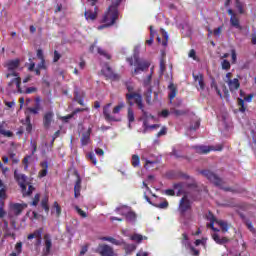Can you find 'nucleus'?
<instances>
[{
	"label": "nucleus",
	"mask_w": 256,
	"mask_h": 256,
	"mask_svg": "<svg viewBox=\"0 0 256 256\" xmlns=\"http://www.w3.org/2000/svg\"><path fill=\"white\" fill-rule=\"evenodd\" d=\"M119 19V9L107 8L102 16L101 23H104L98 26V30L101 31L103 29H107L109 27H113L117 20Z\"/></svg>",
	"instance_id": "1"
},
{
	"label": "nucleus",
	"mask_w": 256,
	"mask_h": 256,
	"mask_svg": "<svg viewBox=\"0 0 256 256\" xmlns=\"http://www.w3.org/2000/svg\"><path fill=\"white\" fill-rule=\"evenodd\" d=\"M126 61L129 63L130 67H133V65L136 67L132 72V75H139V73L147 71L151 66L149 62L141 60V58H139V54H134L133 57L127 58Z\"/></svg>",
	"instance_id": "2"
},
{
	"label": "nucleus",
	"mask_w": 256,
	"mask_h": 256,
	"mask_svg": "<svg viewBox=\"0 0 256 256\" xmlns=\"http://www.w3.org/2000/svg\"><path fill=\"white\" fill-rule=\"evenodd\" d=\"M127 104L129 105V107L137 105L138 109L142 111L144 119H149V114L147 111H145V104H143V96L141 94H128Z\"/></svg>",
	"instance_id": "3"
},
{
	"label": "nucleus",
	"mask_w": 256,
	"mask_h": 256,
	"mask_svg": "<svg viewBox=\"0 0 256 256\" xmlns=\"http://www.w3.org/2000/svg\"><path fill=\"white\" fill-rule=\"evenodd\" d=\"M200 175H203V177H206L210 183H213L216 187H221L223 185V179H221L217 174L211 172V170H201Z\"/></svg>",
	"instance_id": "4"
},
{
	"label": "nucleus",
	"mask_w": 256,
	"mask_h": 256,
	"mask_svg": "<svg viewBox=\"0 0 256 256\" xmlns=\"http://www.w3.org/2000/svg\"><path fill=\"white\" fill-rule=\"evenodd\" d=\"M21 61L19 59L10 60L6 63L7 70L9 73L6 74V79H9V77H18L19 73L15 71L16 69H19Z\"/></svg>",
	"instance_id": "5"
},
{
	"label": "nucleus",
	"mask_w": 256,
	"mask_h": 256,
	"mask_svg": "<svg viewBox=\"0 0 256 256\" xmlns=\"http://www.w3.org/2000/svg\"><path fill=\"white\" fill-rule=\"evenodd\" d=\"M178 211L182 217H184L185 213L187 211H191V200L187 197V195H184L179 202Z\"/></svg>",
	"instance_id": "6"
},
{
	"label": "nucleus",
	"mask_w": 256,
	"mask_h": 256,
	"mask_svg": "<svg viewBox=\"0 0 256 256\" xmlns=\"http://www.w3.org/2000/svg\"><path fill=\"white\" fill-rule=\"evenodd\" d=\"M96 253L100 256H115V250L108 244H99Z\"/></svg>",
	"instance_id": "7"
},
{
	"label": "nucleus",
	"mask_w": 256,
	"mask_h": 256,
	"mask_svg": "<svg viewBox=\"0 0 256 256\" xmlns=\"http://www.w3.org/2000/svg\"><path fill=\"white\" fill-rule=\"evenodd\" d=\"M14 179L21 188V191H25V189H27V185H29V183L27 182V175L21 174L19 173V171L15 170Z\"/></svg>",
	"instance_id": "8"
},
{
	"label": "nucleus",
	"mask_w": 256,
	"mask_h": 256,
	"mask_svg": "<svg viewBox=\"0 0 256 256\" xmlns=\"http://www.w3.org/2000/svg\"><path fill=\"white\" fill-rule=\"evenodd\" d=\"M211 151H223V146H217V148L213 146H196V152L200 155H207V153H211Z\"/></svg>",
	"instance_id": "9"
},
{
	"label": "nucleus",
	"mask_w": 256,
	"mask_h": 256,
	"mask_svg": "<svg viewBox=\"0 0 256 256\" xmlns=\"http://www.w3.org/2000/svg\"><path fill=\"white\" fill-rule=\"evenodd\" d=\"M111 107V103H108L106 106L103 108V116L105 118V121L111 122H119L121 119L116 118L115 116L111 115V110H109Z\"/></svg>",
	"instance_id": "10"
},
{
	"label": "nucleus",
	"mask_w": 256,
	"mask_h": 256,
	"mask_svg": "<svg viewBox=\"0 0 256 256\" xmlns=\"http://www.w3.org/2000/svg\"><path fill=\"white\" fill-rule=\"evenodd\" d=\"M44 255H49L51 253V248L53 247V241L51 240V234H44Z\"/></svg>",
	"instance_id": "11"
},
{
	"label": "nucleus",
	"mask_w": 256,
	"mask_h": 256,
	"mask_svg": "<svg viewBox=\"0 0 256 256\" xmlns=\"http://www.w3.org/2000/svg\"><path fill=\"white\" fill-rule=\"evenodd\" d=\"M53 117H55V113L53 111H48L43 116V127L44 129H49L51 127V123H53Z\"/></svg>",
	"instance_id": "12"
},
{
	"label": "nucleus",
	"mask_w": 256,
	"mask_h": 256,
	"mask_svg": "<svg viewBox=\"0 0 256 256\" xmlns=\"http://www.w3.org/2000/svg\"><path fill=\"white\" fill-rule=\"evenodd\" d=\"M97 15H99V8L97 6H95L94 11L86 10L84 12V17L86 21H95V19H97Z\"/></svg>",
	"instance_id": "13"
},
{
	"label": "nucleus",
	"mask_w": 256,
	"mask_h": 256,
	"mask_svg": "<svg viewBox=\"0 0 256 256\" xmlns=\"http://www.w3.org/2000/svg\"><path fill=\"white\" fill-rule=\"evenodd\" d=\"M194 81L198 82V91H205V78L203 74L199 73L197 75L193 74Z\"/></svg>",
	"instance_id": "14"
},
{
	"label": "nucleus",
	"mask_w": 256,
	"mask_h": 256,
	"mask_svg": "<svg viewBox=\"0 0 256 256\" xmlns=\"http://www.w3.org/2000/svg\"><path fill=\"white\" fill-rule=\"evenodd\" d=\"M231 93L233 91H237L239 87H241V83L239 82V79L234 78L233 80L226 81Z\"/></svg>",
	"instance_id": "15"
},
{
	"label": "nucleus",
	"mask_w": 256,
	"mask_h": 256,
	"mask_svg": "<svg viewBox=\"0 0 256 256\" xmlns=\"http://www.w3.org/2000/svg\"><path fill=\"white\" fill-rule=\"evenodd\" d=\"M80 141L82 147L89 145V141H91V128H88V130L82 134Z\"/></svg>",
	"instance_id": "16"
},
{
	"label": "nucleus",
	"mask_w": 256,
	"mask_h": 256,
	"mask_svg": "<svg viewBox=\"0 0 256 256\" xmlns=\"http://www.w3.org/2000/svg\"><path fill=\"white\" fill-rule=\"evenodd\" d=\"M40 167L42 168L39 173L38 177L43 179V177H47L48 169H49V162L43 161L40 163Z\"/></svg>",
	"instance_id": "17"
},
{
	"label": "nucleus",
	"mask_w": 256,
	"mask_h": 256,
	"mask_svg": "<svg viewBox=\"0 0 256 256\" xmlns=\"http://www.w3.org/2000/svg\"><path fill=\"white\" fill-rule=\"evenodd\" d=\"M168 89L170 91L168 94V99L171 102V101H173V99H175V97H177L178 90H177V86H175V84L173 82H171L168 85Z\"/></svg>",
	"instance_id": "18"
},
{
	"label": "nucleus",
	"mask_w": 256,
	"mask_h": 256,
	"mask_svg": "<svg viewBox=\"0 0 256 256\" xmlns=\"http://www.w3.org/2000/svg\"><path fill=\"white\" fill-rule=\"evenodd\" d=\"M212 239L217 243V245H225L226 243H229V238L219 236V234L214 233L212 234Z\"/></svg>",
	"instance_id": "19"
},
{
	"label": "nucleus",
	"mask_w": 256,
	"mask_h": 256,
	"mask_svg": "<svg viewBox=\"0 0 256 256\" xmlns=\"http://www.w3.org/2000/svg\"><path fill=\"white\" fill-rule=\"evenodd\" d=\"M81 196V177L77 176L75 185H74V197L78 199Z\"/></svg>",
	"instance_id": "20"
},
{
	"label": "nucleus",
	"mask_w": 256,
	"mask_h": 256,
	"mask_svg": "<svg viewBox=\"0 0 256 256\" xmlns=\"http://www.w3.org/2000/svg\"><path fill=\"white\" fill-rule=\"evenodd\" d=\"M43 237V228H38L33 233L27 236V239L31 241V239H42Z\"/></svg>",
	"instance_id": "21"
},
{
	"label": "nucleus",
	"mask_w": 256,
	"mask_h": 256,
	"mask_svg": "<svg viewBox=\"0 0 256 256\" xmlns=\"http://www.w3.org/2000/svg\"><path fill=\"white\" fill-rule=\"evenodd\" d=\"M181 245L185 247V249H191L193 245H191V241H189V235L187 233L182 234Z\"/></svg>",
	"instance_id": "22"
},
{
	"label": "nucleus",
	"mask_w": 256,
	"mask_h": 256,
	"mask_svg": "<svg viewBox=\"0 0 256 256\" xmlns=\"http://www.w3.org/2000/svg\"><path fill=\"white\" fill-rule=\"evenodd\" d=\"M106 77L112 79L113 81H117V79H119V74H115V72H113V68L106 65Z\"/></svg>",
	"instance_id": "23"
},
{
	"label": "nucleus",
	"mask_w": 256,
	"mask_h": 256,
	"mask_svg": "<svg viewBox=\"0 0 256 256\" xmlns=\"http://www.w3.org/2000/svg\"><path fill=\"white\" fill-rule=\"evenodd\" d=\"M16 78L12 79L9 83H8V87H11V85H13L15 83L17 89H18V93H23V90L21 89V77L20 76H14Z\"/></svg>",
	"instance_id": "24"
},
{
	"label": "nucleus",
	"mask_w": 256,
	"mask_h": 256,
	"mask_svg": "<svg viewBox=\"0 0 256 256\" xmlns=\"http://www.w3.org/2000/svg\"><path fill=\"white\" fill-rule=\"evenodd\" d=\"M11 209L14 211V215H21L23 213V205L19 203H15L12 205Z\"/></svg>",
	"instance_id": "25"
},
{
	"label": "nucleus",
	"mask_w": 256,
	"mask_h": 256,
	"mask_svg": "<svg viewBox=\"0 0 256 256\" xmlns=\"http://www.w3.org/2000/svg\"><path fill=\"white\" fill-rule=\"evenodd\" d=\"M130 239H131V241H135V243H143V239H147V237L146 236H143V235H141V234H137V233H135V234H133V235H131L130 236Z\"/></svg>",
	"instance_id": "26"
},
{
	"label": "nucleus",
	"mask_w": 256,
	"mask_h": 256,
	"mask_svg": "<svg viewBox=\"0 0 256 256\" xmlns=\"http://www.w3.org/2000/svg\"><path fill=\"white\" fill-rule=\"evenodd\" d=\"M216 224L219 225V227H221V231L222 233H227V231H229V224L223 220H218L216 221Z\"/></svg>",
	"instance_id": "27"
},
{
	"label": "nucleus",
	"mask_w": 256,
	"mask_h": 256,
	"mask_svg": "<svg viewBox=\"0 0 256 256\" xmlns=\"http://www.w3.org/2000/svg\"><path fill=\"white\" fill-rule=\"evenodd\" d=\"M101 241H108L109 243H112V245H121V241L120 240H117L113 237H110V236H104L101 238Z\"/></svg>",
	"instance_id": "28"
},
{
	"label": "nucleus",
	"mask_w": 256,
	"mask_h": 256,
	"mask_svg": "<svg viewBox=\"0 0 256 256\" xmlns=\"http://www.w3.org/2000/svg\"><path fill=\"white\" fill-rule=\"evenodd\" d=\"M230 24L236 29H241V24L239 23V18L237 15L230 17Z\"/></svg>",
	"instance_id": "29"
},
{
	"label": "nucleus",
	"mask_w": 256,
	"mask_h": 256,
	"mask_svg": "<svg viewBox=\"0 0 256 256\" xmlns=\"http://www.w3.org/2000/svg\"><path fill=\"white\" fill-rule=\"evenodd\" d=\"M26 111L31 115H39V111H41V106L35 105L34 107H28Z\"/></svg>",
	"instance_id": "30"
},
{
	"label": "nucleus",
	"mask_w": 256,
	"mask_h": 256,
	"mask_svg": "<svg viewBox=\"0 0 256 256\" xmlns=\"http://www.w3.org/2000/svg\"><path fill=\"white\" fill-rule=\"evenodd\" d=\"M4 123L5 122L0 124V135H3L4 137H13V132L4 129Z\"/></svg>",
	"instance_id": "31"
},
{
	"label": "nucleus",
	"mask_w": 256,
	"mask_h": 256,
	"mask_svg": "<svg viewBox=\"0 0 256 256\" xmlns=\"http://www.w3.org/2000/svg\"><path fill=\"white\" fill-rule=\"evenodd\" d=\"M132 167H139V165H141V158L139 157V155L134 154L132 155Z\"/></svg>",
	"instance_id": "32"
},
{
	"label": "nucleus",
	"mask_w": 256,
	"mask_h": 256,
	"mask_svg": "<svg viewBox=\"0 0 256 256\" xmlns=\"http://www.w3.org/2000/svg\"><path fill=\"white\" fill-rule=\"evenodd\" d=\"M131 107L132 106L128 108V113H127L128 123H133L135 121V112H133V108Z\"/></svg>",
	"instance_id": "33"
},
{
	"label": "nucleus",
	"mask_w": 256,
	"mask_h": 256,
	"mask_svg": "<svg viewBox=\"0 0 256 256\" xmlns=\"http://www.w3.org/2000/svg\"><path fill=\"white\" fill-rule=\"evenodd\" d=\"M126 89L128 91V93H126V95H125L126 103H127V95H140L139 93L134 92L135 91V87H133V85H131V84H127L126 85Z\"/></svg>",
	"instance_id": "34"
},
{
	"label": "nucleus",
	"mask_w": 256,
	"mask_h": 256,
	"mask_svg": "<svg viewBox=\"0 0 256 256\" xmlns=\"http://www.w3.org/2000/svg\"><path fill=\"white\" fill-rule=\"evenodd\" d=\"M121 109H125V102H120L117 106H115L112 110L114 115L121 113Z\"/></svg>",
	"instance_id": "35"
},
{
	"label": "nucleus",
	"mask_w": 256,
	"mask_h": 256,
	"mask_svg": "<svg viewBox=\"0 0 256 256\" xmlns=\"http://www.w3.org/2000/svg\"><path fill=\"white\" fill-rule=\"evenodd\" d=\"M25 123L27 133H31V131H33V125L31 124V116H26Z\"/></svg>",
	"instance_id": "36"
},
{
	"label": "nucleus",
	"mask_w": 256,
	"mask_h": 256,
	"mask_svg": "<svg viewBox=\"0 0 256 256\" xmlns=\"http://www.w3.org/2000/svg\"><path fill=\"white\" fill-rule=\"evenodd\" d=\"M33 191H35V187L33 185H29L28 190L25 189L24 191H21V192L23 197H29L33 194Z\"/></svg>",
	"instance_id": "37"
},
{
	"label": "nucleus",
	"mask_w": 256,
	"mask_h": 256,
	"mask_svg": "<svg viewBox=\"0 0 256 256\" xmlns=\"http://www.w3.org/2000/svg\"><path fill=\"white\" fill-rule=\"evenodd\" d=\"M41 207L46 213H49V198L45 197L41 200Z\"/></svg>",
	"instance_id": "38"
},
{
	"label": "nucleus",
	"mask_w": 256,
	"mask_h": 256,
	"mask_svg": "<svg viewBox=\"0 0 256 256\" xmlns=\"http://www.w3.org/2000/svg\"><path fill=\"white\" fill-rule=\"evenodd\" d=\"M238 107L240 113H245V111H247V107H245V100L238 98Z\"/></svg>",
	"instance_id": "39"
},
{
	"label": "nucleus",
	"mask_w": 256,
	"mask_h": 256,
	"mask_svg": "<svg viewBox=\"0 0 256 256\" xmlns=\"http://www.w3.org/2000/svg\"><path fill=\"white\" fill-rule=\"evenodd\" d=\"M153 41H155V31L153 30V26H150V39L146 43L147 45H153Z\"/></svg>",
	"instance_id": "40"
},
{
	"label": "nucleus",
	"mask_w": 256,
	"mask_h": 256,
	"mask_svg": "<svg viewBox=\"0 0 256 256\" xmlns=\"http://www.w3.org/2000/svg\"><path fill=\"white\" fill-rule=\"evenodd\" d=\"M7 215V212L5 211V202L3 200H0V219H3Z\"/></svg>",
	"instance_id": "41"
},
{
	"label": "nucleus",
	"mask_w": 256,
	"mask_h": 256,
	"mask_svg": "<svg viewBox=\"0 0 256 256\" xmlns=\"http://www.w3.org/2000/svg\"><path fill=\"white\" fill-rule=\"evenodd\" d=\"M167 70V66L165 65V57L160 58V75H163Z\"/></svg>",
	"instance_id": "42"
},
{
	"label": "nucleus",
	"mask_w": 256,
	"mask_h": 256,
	"mask_svg": "<svg viewBox=\"0 0 256 256\" xmlns=\"http://www.w3.org/2000/svg\"><path fill=\"white\" fill-rule=\"evenodd\" d=\"M126 219H127L128 221H130L131 223H134V221L137 220V214H135V212H128V213L126 214Z\"/></svg>",
	"instance_id": "43"
},
{
	"label": "nucleus",
	"mask_w": 256,
	"mask_h": 256,
	"mask_svg": "<svg viewBox=\"0 0 256 256\" xmlns=\"http://www.w3.org/2000/svg\"><path fill=\"white\" fill-rule=\"evenodd\" d=\"M97 52L102 56L105 57V59L110 60L111 59V55L109 53H107V51H105L104 49L98 47L97 48Z\"/></svg>",
	"instance_id": "44"
},
{
	"label": "nucleus",
	"mask_w": 256,
	"mask_h": 256,
	"mask_svg": "<svg viewBox=\"0 0 256 256\" xmlns=\"http://www.w3.org/2000/svg\"><path fill=\"white\" fill-rule=\"evenodd\" d=\"M171 113H173V115H175L176 117H181L183 115H187V110H177V109H173L171 110Z\"/></svg>",
	"instance_id": "45"
},
{
	"label": "nucleus",
	"mask_w": 256,
	"mask_h": 256,
	"mask_svg": "<svg viewBox=\"0 0 256 256\" xmlns=\"http://www.w3.org/2000/svg\"><path fill=\"white\" fill-rule=\"evenodd\" d=\"M221 65L224 71H229V69H231V62H229V60L224 59Z\"/></svg>",
	"instance_id": "46"
},
{
	"label": "nucleus",
	"mask_w": 256,
	"mask_h": 256,
	"mask_svg": "<svg viewBox=\"0 0 256 256\" xmlns=\"http://www.w3.org/2000/svg\"><path fill=\"white\" fill-rule=\"evenodd\" d=\"M15 253H17V255H21V253H23V242H17L15 245Z\"/></svg>",
	"instance_id": "47"
},
{
	"label": "nucleus",
	"mask_w": 256,
	"mask_h": 256,
	"mask_svg": "<svg viewBox=\"0 0 256 256\" xmlns=\"http://www.w3.org/2000/svg\"><path fill=\"white\" fill-rule=\"evenodd\" d=\"M33 156L31 155H28V156H25L22 160V163L24 165V169L25 171H27V169H29V160L32 158Z\"/></svg>",
	"instance_id": "48"
},
{
	"label": "nucleus",
	"mask_w": 256,
	"mask_h": 256,
	"mask_svg": "<svg viewBox=\"0 0 256 256\" xmlns=\"http://www.w3.org/2000/svg\"><path fill=\"white\" fill-rule=\"evenodd\" d=\"M30 147L32 149L31 156L33 157V155H35V153H37V141L36 140H31L30 141Z\"/></svg>",
	"instance_id": "49"
},
{
	"label": "nucleus",
	"mask_w": 256,
	"mask_h": 256,
	"mask_svg": "<svg viewBox=\"0 0 256 256\" xmlns=\"http://www.w3.org/2000/svg\"><path fill=\"white\" fill-rule=\"evenodd\" d=\"M154 207H157L158 209H167V207H169V202L167 200H164L159 204H155Z\"/></svg>",
	"instance_id": "50"
},
{
	"label": "nucleus",
	"mask_w": 256,
	"mask_h": 256,
	"mask_svg": "<svg viewBox=\"0 0 256 256\" xmlns=\"http://www.w3.org/2000/svg\"><path fill=\"white\" fill-rule=\"evenodd\" d=\"M74 209L78 213V215H80V217H82L83 219H86L87 212L83 211L81 208H79V206H75Z\"/></svg>",
	"instance_id": "51"
},
{
	"label": "nucleus",
	"mask_w": 256,
	"mask_h": 256,
	"mask_svg": "<svg viewBox=\"0 0 256 256\" xmlns=\"http://www.w3.org/2000/svg\"><path fill=\"white\" fill-rule=\"evenodd\" d=\"M162 36L164 38V40L162 41V45L163 47H167V43L169 42V34H167L165 30H162Z\"/></svg>",
	"instance_id": "52"
},
{
	"label": "nucleus",
	"mask_w": 256,
	"mask_h": 256,
	"mask_svg": "<svg viewBox=\"0 0 256 256\" xmlns=\"http://www.w3.org/2000/svg\"><path fill=\"white\" fill-rule=\"evenodd\" d=\"M206 219L210 221V223H217V218H215V215L211 211L208 212Z\"/></svg>",
	"instance_id": "53"
},
{
	"label": "nucleus",
	"mask_w": 256,
	"mask_h": 256,
	"mask_svg": "<svg viewBox=\"0 0 256 256\" xmlns=\"http://www.w3.org/2000/svg\"><path fill=\"white\" fill-rule=\"evenodd\" d=\"M87 159L91 161L94 165H97V158L95 157V153L90 152L87 154Z\"/></svg>",
	"instance_id": "54"
},
{
	"label": "nucleus",
	"mask_w": 256,
	"mask_h": 256,
	"mask_svg": "<svg viewBox=\"0 0 256 256\" xmlns=\"http://www.w3.org/2000/svg\"><path fill=\"white\" fill-rule=\"evenodd\" d=\"M54 209H56V217H61V206L57 201L53 204Z\"/></svg>",
	"instance_id": "55"
},
{
	"label": "nucleus",
	"mask_w": 256,
	"mask_h": 256,
	"mask_svg": "<svg viewBox=\"0 0 256 256\" xmlns=\"http://www.w3.org/2000/svg\"><path fill=\"white\" fill-rule=\"evenodd\" d=\"M41 199V195L40 194H35L33 201H32V205L34 207H37V205H39V201Z\"/></svg>",
	"instance_id": "56"
},
{
	"label": "nucleus",
	"mask_w": 256,
	"mask_h": 256,
	"mask_svg": "<svg viewBox=\"0 0 256 256\" xmlns=\"http://www.w3.org/2000/svg\"><path fill=\"white\" fill-rule=\"evenodd\" d=\"M200 126H201V122L196 121V122H194V124L190 125L189 131H195V130L198 129Z\"/></svg>",
	"instance_id": "57"
},
{
	"label": "nucleus",
	"mask_w": 256,
	"mask_h": 256,
	"mask_svg": "<svg viewBox=\"0 0 256 256\" xmlns=\"http://www.w3.org/2000/svg\"><path fill=\"white\" fill-rule=\"evenodd\" d=\"M189 249H190V253H191L192 256H199V255H201V252L198 249H196L195 247L192 246Z\"/></svg>",
	"instance_id": "58"
},
{
	"label": "nucleus",
	"mask_w": 256,
	"mask_h": 256,
	"mask_svg": "<svg viewBox=\"0 0 256 256\" xmlns=\"http://www.w3.org/2000/svg\"><path fill=\"white\" fill-rule=\"evenodd\" d=\"M83 96L79 93V89L75 88L74 89V101H78L79 99H82Z\"/></svg>",
	"instance_id": "59"
},
{
	"label": "nucleus",
	"mask_w": 256,
	"mask_h": 256,
	"mask_svg": "<svg viewBox=\"0 0 256 256\" xmlns=\"http://www.w3.org/2000/svg\"><path fill=\"white\" fill-rule=\"evenodd\" d=\"M222 31H223V26H220L213 30V35H215V37H219L221 35Z\"/></svg>",
	"instance_id": "60"
},
{
	"label": "nucleus",
	"mask_w": 256,
	"mask_h": 256,
	"mask_svg": "<svg viewBox=\"0 0 256 256\" xmlns=\"http://www.w3.org/2000/svg\"><path fill=\"white\" fill-rule=\"evenodd\" d=\"M236 7L241 15H243V13H245V10L243 9V4H241V2H239V0H237V2H236Z\"/></svg>",
	"instance_id": "61"
},
{
	"label": "nucleus",
	"mask_w": 256,
	"mask_h": 256,
	"mask_svg": "<svg viewBox=\"0 0 256 256\" xmlns=\"http://www.w3.org/2000/svg\"><path fill=\"white\" fill-rule=\"evenodd\" d=\"M167 135V127H162L161 130L156 134V137H163Z\"/></svg>",
	"instance_id": "62"
},
{
	"label": "nucleus",
	"mask_w": 256,
	"mask_h": 256,
	"mask_svg": "<svg viewBox=\"0 0 256 256\" xmlns=\"http://www.w3.org/2000/svg\"><path fill=\"white\" fill-rule=\"evenodd\" d=\"M59 59H61V54L59 53V51L55 50L54 51L53 62L57 63V61H59Z\"/></svg>",
	"instance_id": "63"
},
{
	"label": "nucleus",
	"mask_w": 256,
	"mask_h": 256,
	"mask_svg": "<svg viewBox=\"0 0 256 256\" xmlns=\"http://www.w3.org/2000/svg\"><path fill=\"white\" fill-rule=\"evenodd\" d=\"M36 91H37V88H35V87H28L25 90V93H26V95H31V93H36Z\"/></svg>",
	"instance_id": "64"
}]
</instances>
